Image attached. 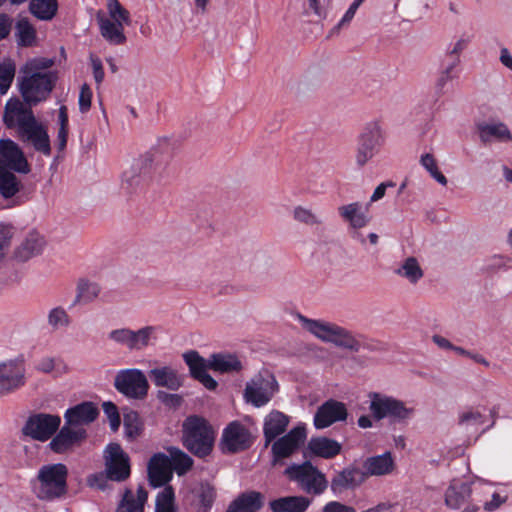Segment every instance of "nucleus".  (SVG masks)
Here are the masks:
<instances>
[{
    "label": "nucleus",
    "instance_id": "nucleus-1",
    "mask_svg": "<svg viewBox=\"0 0 512 512\" xmlns=\"http://www.w3.org/2000/svg\"><path fill=\"white\" fill-rule=\"evenodd\" d=\"M297 319L306 331L323 342L333 343L355 353L366 347L351 331L335 323L310 319L301 314L297 315Z\"/></svg>",
    "mask_w": 512,
    "mask_h": 512
},
{
    "label": "nucleus",
    "instance_id": "nucleus-2",
    "mask_svg": "<svg viewBox=\"0 0 512 512\" xmlns=\"http://www.w3.org/2000/svg\"><path fill=\"white\" fill-rule=\"evenodd\" d=\"M57 80L56 71H48L47 74L19 73L17 88L26 104L36 106L50 97Z\"/></svg>",
    "mask_w": 512,
    "mask_h": 512
},
{
    "label": "nucleus",
    "instance_id": "nucleus-3",
    "mask_svg": "<svg viewBox=\"0 0 512 512\" xmlns=\"http://www.w3.org/2000/svg\"><path fill=\"white\" fill-rule=\"evenodd\" d=\"M67 477L66 465L62 463L44 465L39 469L33 483L34 492L41 500L60 498L67 492Z\"/></svg>",
    "mask_w": 512,
    "mask_h": 512
},
{
    "label": "nucleus",
    "instance_id": "nucleus-4",
    "mask_svg": "<svg viewBox=\"0 0 512 512\" xmlns=\"http://www.w3.org/2000/svg\"><path fill=\"white\" fill-rule=\"evenodd\" d=\"M214 431L198 416H189L183 423V444L195 456L205 457L213 447Z\"/></svg>",
    "mask_w": 512,
    "mask_h": 512
},
{
    "label": "nucleus",
    "instance_id": "nucleus-5",
    "mask_svg": "<svg viewBox=\"0 0 512 512\" xmlns=\"http://www.w3.org/2000/svg\"><path fill=\"white\" fill-rule=\"evenodd\" d=\"M284 475L297 484L298 488L309 495L318 496L325 492L328 487V480L310 461L301 464L288 466Z\"/></svg>",
    "mask_w": 512,
    "mask_h": 512
},
{
    "label": "nucleus",
    "instance_id": "nucleus-6",
    "mask_svg": "<svg viewBox=\"0 0 512 512\" xmlns=\"http://www.w3.org/2000/svg\"><path fill=\"white\" fill-rule=\"evenodd\" d=\"M278 389L275 376L266 370L246 383L243 397L247 403L259 408L269 403Z\"/></svg>",
    "mask_w": 512,
    "mask_h": 512
},
{
    "label": "nucleus",
    "instance_id": "nucleus-7",
    "mask_svg": "<svg viewBox=\"0 0 512 512\" xmlns=\"http://www.w3.org/2000/svg\"><path fill=\"white\" fill-rule=\"evenodd\" d=\"M256 440L251 429L235 420L224 429L220 439V448L225 454H236L250 449Z\"/></svg>",
    "mask_w": 512,
    "mask_h": 512
},
{
    "label": "nucleus",
    "instance_id": "nucleus-8",
    "mask_svg": "<svg viewBox=\"0 0 512 512\" xmlns=\"http://www.w3.org/2000/svg\"><path fill=\"white\" fill-rule=\"evenodd\" d=\"M384 141L385 137L380 124L376 121L368 123L358 137L355 154L357 166L363 167L375 157Z\"/></svg>",
    "mask_w": 512,
    "mask_h": 512
},
{
    "label": "nucleus",
    "instance_id": "nucleus-9",
    "mask_svg": "<svg viewBox=\"0 0 512 512\" xmlns=\"http://www.w3.org/2000/svg\"><path fill=\"white\" fill-rule=\"evenodd\" d=\"M114 387L127 398L142 400L148 394L149 383L141 370L135 368L124 369L116 374Z\"/></svg>",
    "mask_w": 512,
    "mask_h": 512
},
{
    "label": "nucleus",
    "instance_id": "nucleus-10",
    "mask_svg": "<svg viewBox=\"0 0 512 512\" xmlns=\"http://www.w3.org/2000/svg\"><path fill=\"white\" fill-rule=\"evenodd\" d=\"M370 398L369 409L376 420L389 417L397 421H403L410 418L414 412L413 408H408L402 401L391 397L371 393Z\"/></svg>",
    "mask_w": 512,
    "mask_h": 512
},
{
    "label": "nucleus",
    "instance_id": "nucleus-11",
    "mask_svg": "<svg viewBox=\"0 0 512 512\" xmlns=\"http://www.w3.org/2000/svg\"><path fill=\"white\" fill-rule=\"evenodd\" d=\"M33 106H29L19 97L10 98L5 105L2 120L8 129H14L16 135L25 129L28 125L37 119L32 110Z\"/></svg>",
    "mask_w": 512,
    "mask_h": 512
},
{
    "label": "nucleus",
    "instance_id": "nucleus-12",
    "mask_svg": "<svg viewBox=\"0 0 512 512\" xmlns=\"http://www.w3.org/2000/svg\"><path fill=\"white\" fill-rule=\"evenodd\" d=\"M61 418L58 415L37 413L31 415L24 427L23 434L38 441H47L59 429Z\"/></svg>",
    "mask_w": 512,
    "mask_h": 512
},
{
    "label": "nucleus",
    "instance_id": "nucleus-13",
    "mask_svg": "<svg viewBox=\"0 0 512 512\" xmlns=\"http://www.w3.org/2000/svg\"><path fill=\"white\" fill-rule=\"evenodd\" d=\"M155 331L153 326H145L137 331L121 328L110 331L108 338L129 350H141L150 344L152 338H156Z\"/></svg>",
    "mask_w": 512,
    "mask_h": 512
},
{
    "label": "nucleus",
    "instance_id": "nucleus-14",
    "mask_svg": "<svg viewBox=\"0 0 512 512\" xmlns=\"http://www.w3.org/2000/svg\"><path fill=\"white\" fill-rule=\"evenodd\" d=\"M105 471L112 481L121 482L130 476L129 456L117 443H110L106 448Z\"/></svg>",
    "mask_w": 512,
    "mask_h": 512
},
{
    "label": "nucleus",
    "instance_id": "nucleus-15",
    "mask_svg": "<svg viewBox=\"0 0 512 512\" xmlns=\"http://www.w3.org/2000/svg\"><path fill=\"white\" fill-rule=\"evenodd\" d=\"M471 485L460 479H453L445 492V504L454 510L463 508L462 512H477L479 507L471 499Z\"/></svg>",
    "mask_w": 512,
    "mask_h": 512
},
{
    "label": "nucleus",
    "instance_id": "nucleus-16",
    "mask_svg": "<svg viewBox=\"0 0 512 512\" xmlns=\"http://www.w3.org/2000/svg\"><path fill=\"white\" fill-rule=\"evenodd\" d=\"M2 171H11L19 174H28L31 171L21 147L13 140L2 139Z\"/></svg>",
    "mask_w": 512,
    "mask_h": 512
},
{
    "label": "nucleus",
    "instance_id": "nucleus-17",
    "mask_svg": "<svg viewBox=\"0 0 512 512\" xmlns=\"http://www.w3.org/2000/svg\"><path fill=\"white\" fill-rule=\"evenodd\" d=\"M46 247V240L44 235L39 231L30 230L21 243L14 249L12 255L7 261H14L17 263H24L36 257L44 251Z\"/></svg>",
    "mask_w": 512,
    "mask_h": 512
},
{
    "label": "nucleus",
    "instance_id": "nucleus-18",
    "mask_svg": "<svg viewBox=\"0 0 512 512\" xmlns=\"http://www.w3.org/2000/svg\"><path fill=\"white\" fill-rule=\"evenodd\" d=\"M25 360L23 356L2 363V395L12 393L25 385Z\"/></svg>",
    "mask_w": 512,
    "mask_h": 512
},
{
    "label": "nucleus",
    "instance_id": "nucleus-19",
    "mask_svg": "<svg viewBox=\"0 0 512 512\" xmlns=\"http://www.w3.org/2000/svg\"><path fill=\"white\" fill-rule=\"evenodd\" d=\"M148 158H136L123 171L121 176V189L126 194H133L142 190L145 183V177L150 171L147 166Z\"/></svg>",
    "mask_w": 512,
    "mask_h": 512
},
{
    "label": "nucleus",
    "instance_id": "nucleus-20",
    "mask_svg": "<svg viewBox=\"0 0 512 512\" xmlns=\"http://www.w3.org/2000/svg\"><path fill=\"white\" fill-rule=\"evenodd\" d=\"M348 410L343 402L329 399L321 404L314 415V426L324 429L336 422L346 421Z\"/></svg>",
    "mask_w": 512,
    "mask_h": 512
},
{
    "label": "nucleus",
    "instance_id": "nucleus-21",
    "mask_svg": "<svg viewBox=\"0 0 512 512\" xmlns=\"http://www.w3.org/2000/svg\"><path fill=\"white\" fill-rule=\"evenodd\" d=\"M305 439L306 429L303 426L294 427L287 434L278 438L271 448L275 460L290 457L299 449Z\"/></svg>",
    "mask_w": 512,
    "mask_h": 512
},
{
    "label": "nucleus",
    "instance_id": "nucleus-22",
    "mask_svg": "<svg viewBox=\"0 0 512 512\" xmlns=\"http://www.w3.org/2000/svg\"><path fill=\"white\" fill-rule=\"evenodd\" d=\"M17 137L22 142L31 144L35 151L45 156H50V137L46 126L40 121L36 120L25 129H22V131L17 134Z\"/></svg>",
    "mask_w": 512,
    "mask_h": 512
},
{
    "label": "nucleus",
    "instance_id": "nucleus-23",
    "mask_svg": "<svg viewBox=\"0 0 512 512\" xmlns=\"http://www.w3.org/2000/svg\"><path fill=\"white\" fill-rule=\"evenodd\" d=\"M176 150L177 141L173 138L164 136L157 138L150 151L140 155L139 157L148 158L149 161L147 166L151 169L154 166L168 164L176 154Z\"/></svg>",
    "mask_w": 512,
    "mask_h": 512
},
{
    "label": "nucleus",
    "instance_id": "nucleus-24",
    "mask_svg": "<svg viewBox=\"0 0 512 512\" xmlns=\"http://www.w3.org/2000/svg\"><path fill=\"white\" fill-rule=\"evenodd\" d=\"M149 482L153 487L166 485L172 478L171 459L164 453L154 454L148 463Z\"/></svg>",
    "mask_w": 512,
    "mask_h": 512
},
{
    "label": "nucleus",
    "instance_id": "nucleus-25",
    "mask_svg": "<svg viewBox=\"0 0 512 512\" xmlns=\"http://www.w3.org/2000/svg\"><path fill=\"white\" fill-rule=\"evenodd\" d=\"M86 437L87 432L84 428H74L65 423L58 434L51 440L50 447L56 453H63L74 445L80 444Z\"/></svg>",
    "mask_w": 512,
    "mask_h": 512
},
{
    "label": "nucleus",
    "instance_id": "nucleus-26",
    "mask_svg": "<svg viewBox=\"0 0 512 512\" xmlns=\"http://www.w3.org/2000/svg\"><path fill=\"white\" fill-rule=\"evenodd\" d=\"M183 359L191 376L201 382L207 389L214 390L217 387V382L207 373L208 361H206L200 354L191 350L183 354Z\"/></svg>",
    "mask_w": 512,
    "mask_h": 512
},
{
    "label": "nucleus",
    "instance_id": "nucleus-27",
    "mask_svg": "<svg viewBox=\"0 0 512 512\" xmlns=\"http://www.w3.org/2000/svg\"><path fill=\"white\" fill-rule=\"evenodd\" d=\"M99 415V410L93 402H82L66 410L64 419L66 424L74 428H83L94 422Z\"/></svg>",
    "mask_w": 512,
    "mask_h": 512
},
{
    "label": "nucleus",
    "instance_id": "nucleus-28",
    "mask_svg": "<svg viewBox=\"0 0 512 512\" xmlns=\"http://www.w3.org/2000/svg\"><path fill=\"white\" fill-rule=\"evenodd\" d=\"M23 188L20 179L11 171H2V210L24 203L19 192Z\"/></svg>",
    "mask_w": 512,
    "mask_h": 512
},
{
    "label": "nucleus",
    "instance_id": "nucleus-29",
    "mask_svg": "<svg viewBox=\"0 0 512 512\" xmlns=\"http://www.w3.org/2000/svg\"><path fill=\"white\" fill-rule=\"evenodd\" d=\"M289 422V417L278 410H272L267 414L263 424L266 447L286 431Z\"/></svg>",
    "mask_w": 512,
    "mask_h": 512
},
{
    "label": "nucleus",
    "instance_id": "nucleus-30",
    "mask_svg": "<svg viewBox=\"0 0 512 512\" xmlns=\"http://www.w3.org/2000/svg\"><path fill=\"white\" fill-rule=\"evenodd\" d=\"M149 376L157 387H165L169 390H178L182 387L184 376L171 366L154 368L149 371Z\"/></svg>",
    "mask_w": 512,
    "mask_h": 512
},
{
    "label": "nucleus",
    "instance_id": "nucleus-31",
    "mask_svg": "<svg viewBox=\"0 0 512 512\" xmlns=\"http://www.w3.org/2000/svg\"><path fill=\"white\" fill-rule=\"evenodd\" d=\"M365 473L358 468H345L339 471L331 480V489L335 493L353 489L365 481Z\"/></svg>",
    "mask_w": 512,
    "mask_h": 512
},
{
    "label": "nucleus",
    "instance_id": "nucleus-32",
    "mask_svg": "<svg viewBox=\"0 0 512 512\" xmlns=\"http://www.w3.org/2000/svg\"><path fill=\"white\" fill-rule=\"evenodd\" d=\"M310 454L323 458L332 459L340 454L342 445L338 441L325 437H312L307 444Z\"/></svg>",
    "mask_w": 512,
    "mask_h": 512
},
{
    "label": "nucleus",
    "instance_id": "nucleus-33",
    "mask_svg": "<svg viewBox=\"0 0 512 512\" xmlns=\"http://www.w3.org/2000/svg\"><path fill=\"white\" fill-rule=\"evenodd\" d=\"M365 471V478L367 476H382L390 474L394 468V459L390 452H385L382 455L372 456L367 458L363 463Z\"/></svg>",
    "mask_w": 512,
    "mask_h": 512
},
{
    "label": "nucleus",
    "instance_id": "nucleus-34",
    "mask_svg": "<svg viewBox=\"0 0 512 512\" xmlns=\"http://www.w3.org/2000/svg\"><path fill=\"white\" fill-rule=\"evenodd\" d=\"M311 502L306 496H285L272 500L269 507L272 512H306Z\"/></svg>",
    "mask_w": 512,
    "mask_h": 512
},
{
    "label": "nucleus",
    "instance_id": "nucleus-35",
    "mask_svg": "<svg viewBox=\"0 0 512 512\" xmlns=\"http://www.w3.org/2000/svg\"><path fill=\"white\" fill-rule=\"evenodd\" d=\"M263 506V496L260 492L249 491L240 494L233 500L226 512H257Z\"/></svg>",
    "mask_w": 512,
    "mask_h": 512
},
{
    "label": "nucleus",
    "instance_id": "nucleus-36",
    "mask_svg": "<svg viewBox=\"0 0 512 512\" xmlns=\"http://www.w3.org/2000/svg\"><path fill=\"white\" fill-rule=\"evenodd\" d=\"M338 213L344 221L349 223L352 229L363 228L370 221V217L362 210V205L359 202L340 206Z\"/></svg>",
    "mask_w": 512,
    "mask_h": 512
},
{
    "label": "nucleus",
    "instance_id": "nucleus-37",
    "mask_svg": "<svg viewBox=\"0 0 512 512\" xmlns=\"http://www.w3.org/2000/svg\"><path fill=\"white\" fill-rule=\"evenodd\" d=\"M101 36L112 45H123L126 42L124 26L104 16L97 17Z\"/></svg>",
    "mask_w": 512,
    "mask_h": 512
},
{
    "label": "nucleus",
    "instance_id": "nucleus-38",
    "mask_svg": "<svg viewBox=\"0 0 512 512\" xmlns=\"http://www.w3.org/2000/svg\"><path fill=\"white\" fill-rule=\"evenodd\" d=\"M209 369L221 373L238 372L242 369V363L237 356L232 354H213L208 360Z\"/></svg>",
    "mask_w": 512,
    "mask_h": 512
},
{
    "label": "nucleus",
    "instance_id": "nucleus-39",
    "mask_svg": "<svg viewBox=\"0 0 512 512\" xmlns=\"http://www.w3.org/2000/svg\"><path fill=\"white\" fill-rule=\"evenodd\" d=\"M15 37L19 46L32 47L37 44V33L27 17L19 16L15 25Z\"/></svg>",
    "mask_w": 512,
    "mask_h": 512
},
{
    "label": "nucleus",
    "instance_id": "nucleus-40",
    "mask_svg": "<svg viewBox=\"0 0 512 512\" xmlns=\"http://www.w3.org/2000/svg\"><path fill=\"white\" fill-rule=\"evenodd\" d=\"M479 135L482 142L486 143L492 139L499 141L512 140V135L503 123L498 124H480L478 126Z\"/></svg>",
    "mask_w": 512,
    "mask_h": 512
},
{
    "label": "nucleus",
    "instance_id": "nucleus-41",
    "mask_svg": "<svg viewBox=\"0 0 512 512\" xmlns=\"http://www.w3.org/2000/svg\"><path fill=\"white\" fill-rule=\"evenodd\" d=\"M147 497L148 494L143 487L138 488L136 497L128 490L116 512H142Z\"/></svg>",
    "mask_w": 512,
    "mask_h": 512
},
{
    "label": "nucleus",
    "instance_id": "nucleus-42",
    "mask_svg": "<svg viewBox=\"0 0 512 512\" xmlns=\"http://www.w3.org/2000/svg\"><path fill=\"white\" fill-rule=\"evenodd\" d=\"M29 10L39 20H51L57 13V0H30Z\"/></svg>",
    "mask_w": 512,
    "mask_h": 512
},
{
    "label": "nucleus",
    "instance_id": "nucleus-43",
    "mask_svg": "<svg viewBox=\"0 0 512 512\" xmlns=\"http://www.w3.org/2000/svg\"><path fill=\"white\" fill-rule=\"evenodd\" d=\"M395 273L407 279L411 284H416L424 275L418 260L412 256L406 258L395 270Z\"/></svg>",
    "mask_w": 512,
    "mask_h": 512
},
{
    "label": "nucleus",
    "instance_id": "nucleus-44",
    "mask_svg": "<svg viewBox=\"0 0 512 512\" xmlns=\"http://www.w3.org/2000/svg\"><path fill=\"white\" fill-rule=\"evenodd\" d=\"M77 294L74 303H90L94 301L101 292V287L95 282L87 279H79L77 282Z\"/></svg>",
    "mask_w": 512,
    "mask_h": 512
},
{
    "label": "nucleus",
    "instance_id": "nucleus-45",
    "mask_svg": "<svg viewBox=\"0 0 512 512\" xmlns=\"http://www.w3.org/2000/svg\"><path fill=\"white\" fill-rule=\"evenodd\" d=\"M169 458L171 459V468L179 476L188 472L193 465V459L185 452L176 447L168 448Z\"/></svg>",
    "mask_w": 512,
    "mask_h": 512
},
{
    "label": "nucleus",
    "instance_id": "nucleus-46",
    "mask_svg": "<svg viewBox=\"0 0 512 512\" xmlns=\"http://www.w3.org/2000/svg\"><path fill=\"white\" fill-rule=\"evenodd\" d=\"M107 9L109 13L108 19L115 23H120L122 26L131 25L130 12L118 0H108Z\"/></svg>",
    "mask_w": 512,
    "mask_h": 512
},
{
    "label": "nucleus",
    "instance_id": "nucleus-47",
    "mask_svg": "<svg viewBox=\"0 0 512 512\" xmlns=\"http://www.w3.org/2000/svg\"><path fill=\"white\" fill-rule=\"evenodd\" d=\"M55 64L54 59L45 57H36L29 59L21 66L19 73H39L47 74L53 65Z\"/></svg>",
    "mask_w": 512,
    "mask_h": 512
},
{
    "label": "nucleus",
    "instance_id": "nucleus-48",
    "mask_svg": "<svg viewBox=\"0 0 512 512\" xmlns=\"http://www.w3.org/2000/svg\"><path fill=\"white\" fill-rule=\"evenodd\" d=\"M399 5L404 15L411 19L421 17L428 8L427 0H400Z\"/></svg>",
    "mask_w": 512,
    "mask_h": 512
},
{
    "label": "nucleus",
    "instance_id": "nucleus-49",
    "mask_svg": "<svg viewBox=\"0 0 512 512\" xmlns=\"http://www.w3.org/2000/svg\"><path fill=\"white\" fill-rule=\"evenodd\" d=\"M155 512H176L174 507V491L171 486H165L158 494Z\"/></svg>",
    "mask_w": 512,
    "mask_h": 512
},
{
    "label": "nucleus",
    "instance_id": "nucleus-50",
    "mask_svg": "<svg viewBox=\"0 0 512 512\" xmlns=\"http://www.w3.org/2000/svg\"><path fill=\"white\" fill-rule=\"evenodd\" d=\"M125 434L130 439L137 438L142 430V424L139 415L135 411L124 414L123 419Z\"/></svg>",
    "mask_w": 512,
    "mask_h": 512
},
{
    "label": "nucleus",
    "instance_id": "nucleus-51",
    "mask_svg": "<svg viewBox=\"0 0 512 512\" xmlns=\"http://www.w3.org/2000/svg\"><path fill=\"white\" fill-rule=\"evenodd\" d=\"M293 219L299 223L308 226H315L322 224L321 218L311 209L304 206H296L293 209Z\"/></svg>",
    "mask_w": 512,
    "mask_h": 512
},
{
    "label": "nucleus",
    "instance_id": "nucleus-52",
    "mask_svg": "<svg viewBox=\"0 0 512 512\" xmlns=\"http://www.w3.org/2000/svg\"><path fill=\"white\" fill-rule=\"evenodd\" d=\"M47 321L49 326L54 330L67 327L71 322L70 316L61 306L55 307L49 311Z\"/></svg>",
    "mask_w": 512,
    "mask_h": 512
},
{
    "label": "nucleus",
    "instance_id": "nucleus-53",
    "mask_svg": "<svg viewBox=\"0 0 512 512\" xmlns=\"http://www.w3.org/2000/svg\"><path fill=\"white\" fill-rule=\"evenodd\" d=\"M459 62H456V60L447 59V57L444 58L443 64H442V70L439 74V77L436 82V86L440 89H442L449 81L454 79L456 76L454 74L455 68L459 65Z\"/></svg>",
    "mask_w": 512,
    "mask_h": 512
},
{
    "label": "nucleus",
    "instance_id": "nucleus-54",
    "mask_svg": "<svg viewBox=\"0 0 512 512\" xmlns=\"http://www.w3.org/2000/svg\"><path fill=\"white\" fill-rule=\"evenodd\" d=\"M421 164L429 171L430 175L440 184L446 185V177L438 170L437 163L432 154L422 155Z\"/></svg>",
    "mask_w": 512,
    "mask_h": 512
},
{
    "label": "nucleus",
    "instance_id": "nucleus-55",
    "mask_svg": "<svg viewBox=\"0 0 512 512\" xmlns=\"http://www.w3.org/2000/svg\"><path fill=\"white\" fill-rule=\"evenodd\" d=\"M16 65L11 59L2 61V95H4L14 80Z\"/></svg>",
    "mask_w": 512,
    "mask_h": 512
},
{
    "label": "nucleus",
    "instance_id": "nucleus-56",
    "mask_svg": "<svg viewBox=\"0 0 512 512\" xmlns=\"http://www.w3.org/2000/svg\"><path fill=\"white\" fill-rule=\"evenodd\" d=\"M103 410L108 417L111 429L117 431L121 423L117 406L112 402H104Z\"/></svg>",
    "mask_w": 512,
    "mask_h": 512
},
{
    "label": "nucleus",
    "instance_id": "nucleus-57",
    "mask_svg": "<svg viewBox=\"0 0 512 512\" xmlns=\"http://www.w3.org/2000/svg\"><path fill=\"white\" fill-rule=\"evenodd\" d=\"M470 41H471V36H466V35L461 36L456 41L453 48L447 52L445 57H447V59H451V60H454V58H455L456 62L460 63V54L462 53V51H464L467 48Z\"/></svg>",
    "mask_w": 512,
    "mask_h": 512
},
{
    "label": "nucleus",
    "instance_id": "nucleus-58",
    "mask_svg": "<svg viewBox=\"0 0 512 512\" xmlns=\"http://www.w3.org/2000/svg\"><path fill=\"white\" fill-rule=\"evenodd\" d=\"M216 496L215 489L209 484H203L199 491V500L205 510L211 508Z\"/></svg>",
    "mask_w": 512,
    "mask_h": 512
},
{
    "label": "nucleus",
    "instance_id": "nucleus-59",
    "mask_svg": "<svg viewBox=\"0 0 512 512\" xmlns=\"http://www.w3.org/2000/svg\"><path fill=\"white\" fill-rule=\"evenodd\" d=\"M92 91L87 84H83L79 93V110L81 113H86L91 108Z\"/></svg>",
    "mask_w": 512,
    "mask_h": 512
},
{
    "label": "nucleus",
    "instance_id": "nucleus-60",
    "mask_svg": "<svg viewBox=\"0 0 512 512\" xmlns=\"http://www.w3.org/2000/svg\"><path fill=\"white\" fill-rule=\"evenodd\" d=\"M483 415L476 410H467L459 415V424L460 425H470V424H482L484 422Z\"/></svg>",
    "mask_w": 512,
    "mask_h": 512
},
{
    "label": "nucleus",
    "instance_id": "nucleus-61",
    "mask_svg": "<svg viewBox=\"0 0 512 512\" xmlns=\"http://www.w3.org/2000/svg\"><path fill=\"white\" fill-rule=\"evenodd\" d=\"M18 229L11 223L2 222V249L17 235Z\"/></svg>",
    "mask_w": 512,
    "mask_h": 512
},
{
    "label": "nucleus",
    "instance_id": "nucleus-62",
    "mask_svg": "<svg viewBox=\"0 0 512 512\" xmlns=\"http://www.w3.org/2000/svg\"><path fill=\"white\" fill-rule=\"evenodd\" d=\"M357 9L358 7L352 3L339 23L331 30V33H337L341 28L348 26L353 19Z\"/></svg>",
    "mask_w": 512,
    "mask_h": 512
},
{
    "label": "nucleus",
    "instance_id": "nucleus-63",
    "mask_svg": "<svg viewBox=\"0 0 512 512\" xmlns=\"http://www.w3.org/2000/svg\"><path fill=\"white\" fill-rule=\"evenodd\" d=\"M158 399L161 400L165 405L171 407H178L181 405L183 399L178 394H170L164 391L158 392Z\"/></svg>",
    "mask_w": 512,
    "mask_h": 512
},
{
    "label": "nucleus",
    "instance_id": "nucleus-64",
    "mask_svg": "<svg viewBox=\"0 0 512 512\" xmlns=\"http://www.w3.org/2000/svg\"><path fill=\"white\" fill-rule=\"evenodd\" d=\"M321 512H356L353 507L347 506L337 501L328 502Z\"/></svg>",
    "mask_w": 512,
    "mask_h": 512
}]
</instances>
